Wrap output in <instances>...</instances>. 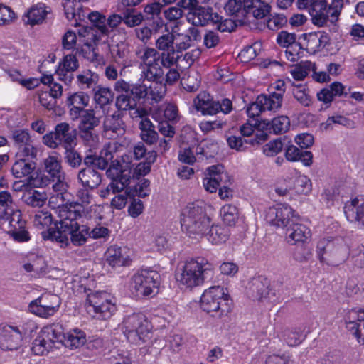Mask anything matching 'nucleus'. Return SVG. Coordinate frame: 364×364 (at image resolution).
Here are the masks:
<instances>
[{"label":"nucleus","mask_w":364,"mask_h":364,"mask_svg":"<svg viewBox=\"0 0 364 364\" xmlns=\"http://www.w3.org/2000/svg\"><path fill=\"white\" fill-rule=\"evenodd\" d=\"M59 222H55L56 230L49 228L42 232L43 240L55 241L61 247H67L70 241L75 246L85 245L90 237V228L78 223V220L86 216L84 205L78 202L67 203L58 207Z\"/></svg>","instance_id":"f257e3e1"},{"label":"nucleus","mask_w":364,"mask_h":364,"mask_svg":"<svg viewBox=\"0 0 364 364\" xmlns=\"http://www.w3.org/2000/svg\"><path fill=\"white\" fill-rule=\"evenodd\" d=\"M178 272L176 279L181 284L191 289L211 282L215 274L213 264L203 257L185 262L178 268Z\"/></svg>","instance_id":"f03ea898"},{"label":"nucleus","mask_w":364,"mask_h":364,"mask_svg":"<svg viewBox=\"0 0 364 364\" xmlns=\"http://www.w3.org/2000/svg\"><path fill=\"white\" fill-rule=\"evenodd\" d=\"M181 217L182 230L191 237L204 235L210 227V219L203 201L188 203L182 210Z\"/></svg>","instance_id":"7ed1b4c3"},{"label":"nucleus","mask_w":364,"mask_h":364,"mask_svg":"<svg viewBox=\"0 0 364 364\" xmlns=\"http://www.w3.org/2000/svg\"><path fill=\"white\" fill-rule=\"evenodd\" d=\"M112 157V153L108 149H102L99 155L87 154L84 159L85 167L77 174V179L82 186L91 190L97 188L101 183L102 176L96 169L107 168Z\"/></svg>","instance_id":"20e7f679"},{"label":"nucleus","mask_w":364,"mask_h":364,"mask_svg":"<svg viewBox=\"0 0 364 364\" xmlns=\"http://www.w3.org/2000/svg\"><path fill=\"white\" fill-rule=\"evenodd\" d=\"M232 301L227 290L213 286L205 290L200 297V307L212 317L222 318L232 310Z\"/></svg>","instance_id":"39448f33"},{"label":"nucleus","mask_w":364,"mask_h":364,"mask_svg":"<svg viewBox=\"0 0 364 364\" xmlns=\"http://www.w3.org/2000/svg\"><path fill=\"white\" fill-rule=\"evenodd\" d=\"M225 10L244 23L250 22L251 18H264L271 11V6L266 0H228Z\"/></svg>","instance_id":"423d86ee"},{"label":"nucleus","mask_w":364,"mask_h":364,"mask_svg":"<svg viewBox=\"0 0 364 364\" xmlns=\"http://www.w3.org/2000/svg\"><path fill=\"white\" fill-rule=\"evenodd\" d=\"M343 6V0H332L331 4L326 0H315L311 2L309 14L312 23L322 27L329 21L331 23L338 20Z\"/></svg>","instance_id":"0eeeda50"},{"label":"nucleus","mask_w":364,"mask_h":364,"mask_svg":"<svg viewBox=\"0 0 364 364\" xmlns=\"http://www.w3.org/2000/svg\"><path fill=\"white\" fill-rule=\"evenodd\" d=\"M317 255L321 262L326 260L338 265L347 259L349 250L341 237L324 238L317 244Z\"/></svg>","instance_id":"6e6552de"},{"label":"nucleus","mask_w":364,"mask_h":364,"mask_svg":"<svg viewBox=\"0 0 364 364\" xmlns=\"http://www.w3.org/2000/svg\"><path fill=\"white\" fill-rule=\"evenodd\" d=\"M161 282V275L155 270L141 269L134 274L132 278V284L136 295L148 296L158 292Z\"/></svg>","instance_id":"1a4fd4ad"},{"label":"nucleus","mask_w":364,"mask_h":364,"mask_svg":"<svg viewBox=\"0 0 364 364\" xmlns=\"http://www.w3.org/2000/svg\"><path fill=\"white\" fill-rule=\"evenodd\" d=\"M77 130L67 122L58 124L53 132H50L43 136V142L51 149H56L60 145L63 148L76 145Z\"/></svg>","instance_id":"9d476101"},{"label":"nucleus","mask_w":364,"mask_h":364,"mask_svg":"<svg viewBox=\"0 0 364 364\" xmlns=\"http://www.w3.org/2000/svg\"><path fill=\"white\" fill-rule=\"evenodd\" d=\"M122 329L127 340L131 343L144 341L149 333V323L142 314L127 316L122 322Z\"/></svg>","instance_id":"9b49d317"},{"label":"nucleus","mask_w":364,"mask_h":364,"mask_svg":"<svg viewBox=\"0 0 364 364\" xmlns=\"http://www.w3.org/2000/svg\"><path fill=\"white\" fill-rule=\"evenodd\" d=\"M58 323L43 327L32 343L31 350L35 355H43L48 353L53 348H59L56 340L62 338L61 330Z\"/></svg>","instance_id":"f8f14e48"},{"label":"nucleus","mask_w":364,"mask_h":364,"mask_svg":"<svg viewBox=\"0 0 364 364\" xmlns=\"http://www.w3.org/2000/svg\"><path fill=\"white\" fill-rule=\"evenodd\" d=\"M86 309L89 314L100 320H107L117 311L116 305L107 298L105 292H95L87 295Z\"/></svg>","instance_id":"ddd939ff"},{"label":"nucleus","mask_w":364,"mask_h":364,"mask_svg":"<svg viewBox=\"0 0 364 364\" xmlns=\"http://www.w3.org/2000/svg\"><path fill=\"white\" fill-rule=\"evenodd\" d=\"M25 334L23 327L0 326V348L4 350H17L23 346Z\"/></svg>","instance_id":"4468645a"},{"label":"nucleus","mask_w":364,"mask_h":364,"mask_svg":"<svg viewBox=\"0 0 364 364\" xmlns=\"http://www.w3.org/2000/svg\"><path fill=\"white\" fill-rule=\"evenodd\" d=\"M267 217L274 225L285 230L299 220V217L294 214V210L286 203L279 204L276 208H270Z\"/></svg>","instance_id":"2eb2a0df"},{"label":"nucleus","mask_w":364,"mask_h":364,"mask_svg":"<svg viewBox=\"0 0 364 364\" xmlns=\"http://www.w3.org/2000/svg\"><path fill=\"white\" fill-rule=\"evenodd\" d=\"M100 124V119L95 116L93 109L84 111V114L81 115L78 126L81 137L87 142L95 141L97 138V134L94 132L95 128L98 127Z\"/></svg>","instance_id":"dca6fc26"},{"label":"nucleus","mask_w":364,"mask_h":364,"mask_svg":"<svg viewBox=\"0 0 364 364\" xmlns=\"http://www.w3.org/2000/svg\"><path fill=\"white\" fill-rule=\"evenodd\" d=\"M222 16L213 12L210 7L198 6L186 14L187 21L193 26H205L210 22H218Z\"/></svg>","instance_id":"f3484780"},{"label":"nucleus","mask_w":364,"mask_h":364,"mask_svg":"<svg viewBox=\"0 0 364 364\" xmlns=\"http://www.w3.org/2000/svg\"><path fill=\"white\" fill-rule=\"evenodd\" d=\"M106 260L112 267L129 266L131 264L130 250L127 247L111 245L105 253Z\"/></svg>","instance_id":"a211bd4d"},{"label":"nucleus","mask_w":364,"mask_h":364,"mask_svg":"<svg viewBox=\"0 0 364 364\" xmlns=\"http://www.w3.org/2000/svg\"><path fill=\"white\" fill-rule=\"evenodd\" d=\"M347 220L355 223L358 228L364 227V200L355 198L344 206Z\"/></svg>","instance_id":"6ab92c4d"},{"label":"nucleus","mask_w":364,"mask_h":364,"mask_svg":"<svg viewBox=\"0 0 364 364\" xmlns=\"http://www.w3.org/2000/svg\"><path fill=\"white\" fill-rule=\"evenodd\" d=\"M174 36L172 33L164 34L160 36L156 42V48L162 50L161 54L162 62L167 61L169 65L177 61L180 58V55L175 56L176 51L173 47Z\"/></svg>","instance_id":"aec40b11"},{"label":"nucleus","mask_w":364,"mask_h":364,"mask_svg":"<svg viewBox=\"0 0 364 364\" xmlns=\"http://www.w3.org/2000/svg\"><path fill=\"white\" fill-rule=\"evenodd\" d=\"M285 159L291 162L301 161L306 166H310L313 161V154L306 150H303L291 144V140L287 136V144L284 146Z\"/></svg>","instance_id":"412c9836"},{"label":"nucleus","mask_w":364,"mask_h":364,"mask_svg":"<svg viewBox=\"0 0 364 364\" xmlns=\"http://www.w3.org/2000/svg\"><path fill=\"white\" fill-rule=\"evenodd\" d=\"M59 328L61 330L62 338L55 341L59 345V348L64 346L70 349L77 348L83 346L86 342L85 334L80 330H74L73 332L65 333L64 328L61 324L58 323Z\"/></svg>","instance_id":"4be33fe9"},{"label":"nucleus","mask_w":364,"mask_h":364,"mask_svg":"<svg viewBox=\"0 0 364 364\" xmlns=\"http://www.w3.org/2000/svg\"><path fill=\"white\" fill-rule=\"evenodd\" d=\"M269 281L262 277L259 276L253 278L247 287V294L252 300L260 301L262 298L269 294Z\"/></svg>","instance_id":"5701e85b"},{"label":"nucleus","mask_w":364,"mask_h":364,"mask_svg":"<svg viewBox=\"0 0 364 364\" xmlns=\"http://www.w3.org/2000/svg\"><path fill=\"white\" fill-rule=\"evenodd\" d=\"M258 126L262 129H267L269 133L276 134L287 132L290 127V119L287 115L274 117L272 120L258 119Z\"/></svg>","instance_id":"b1692460"},{"label":"nucleus","mask_w":364,"mask_h":364,"mask_svg":"<svg viewBox=\"0 0 364 364\" xmlns=\"http://www.w3.org/2000/svg\"><path fill=\"white\" fill-rule=\"evenodd\" d=\"M48 299L51 301L50 305L36 304L32 301L28 306L29 311L43 318L54 315L60 306V298L55 294H48Z\"/></svg>","instance_id":"393cba45"},{"label":"nucleus","mask_w":364,"mask_h":364,"mask_svg":"<svg viewBox=\"0 0 364 364\" xmlns=\"http://www.w3.org/2000/svg\"><path fill=\"white\" fill-rule=\"evenodd\" d=\"M311 236V233L309 228L297 221H295L294 225L286 229V237L288 239V242L292 241V244L309 242Z\"/></svg>","instance_id":"a878e982"},{"label":"nucleus","mask_w":364,"mask_h":364,"mask_svg":"<svg viewBox=\"0 0 364 364\" xmlns=\"http://www.w3.org/2000/svg\"><path fill=\"white\" fill-rule=\"evenodd\" d=\"M350 87L346 90L345 86L340 82L331 83L329 87L323 88L317 93V98L325 104L331 103L334 97H347L350 91Z\"/></svg>","instance_id":"bb28decb"},{"label":"nucleus","mask_w":364,"mask_h":364,"mask_svg":"<svg viewBox=\"0 0 364 364\" xmlns=\"http://www.w3.org/2000/svg\"><path fill=\"white\" fill-rule=\"evenodd\" d=\"M196 108L198 111H200L204 115H213L218 112L220 107V101L213 100L210 95L203 92L199 94L194 100Z\"/></svg>","instance_id":"cd10ccee"},{"label":"nucleus","mask_w":364,"mask_h":364,"mask_svg":"<svg viewBox=\"0 0 364 364\" xmlns=\"http://www.w3.org/2000/svg\"><path fill=\"white\" fill-rule=\"evenodd\" d=\"M124 112L116 111L112 114L105 117L103 122L104 130L112 131L117 135H122L125 132V124L122 119Z\"/></svg>","instance_id":"c85d7f7f"},{"label":"nucleus","mask_w":364,"mask_h":364,"mask_svg":"<svg viewBox=\"0 0 364 364\" xmlns=\"http://www.w3.org/2000/svg\"><path fill=\"white\" fill-rule=\"evenodd\" d=\"M45 168L47 173L53 178V181L58 183L62 182L65 178V174L62 171L61 160L55 156H49L44 161Z\"/></svg>","instance_id":"c756f323"},{"label":"nucleus","mask_w":364,"mask_h":364,"mask_svg":"<svg viewBox=\"0 0 364 364\" xmlns=\"http://www.w3.org/2000/svg\"><path fill=\"white\" fill-rule=\"evenodd\" d=\"M36 168V163L28 158H20L13 165L11 171L13 175L21 178L32 173Z\"/></svg>","instance_id":"7c9ffc66"},{"label":"nucleus","mask_w":364,"mask_h":364,"mask_svg":"<svg viewBox=\"0 0 364 364\" xmlns=\"http://www.w3.org/2000/svg\"><path fill=\"white\" fill-rule=\"evenodd\" d=\"M205 235L213 244H219L227 241L230 235V230L225 226L213 225L208 233L205 232Z\"/></svg>","instance_id":"2f4dec72"},{"label":"nucleus","mask_w":364,"mask_h":364,"mask_svg":"<svg viewBox=\"0 0 364 364\" xmlns=\"http://www.w3.org/2000/svg\"><path fill=\"white\" fill-rule=\"evenodd\" d=\"M47 13L44 4H38L31 7L24 15L23 21L31 26L40 24L45 19Z\"/></svg>","instance_id":"473e14b6"},{"label":"nucleus","mask_w":364,"mask_h":364,"mask_svg":"<svg viewBox=\"0 0 364 364\" xmlns=\"http://www.w3.org/2000/svg\"><path fill=\"white\" fill-rule=\"evenodd\" d=\"M75 145H70L64 147L63 153L64 162L70 168L76 169L84 165L85 156H82L80 153L74 147Z\"/></svg>","instance_id":"72a5a7b5"},{"label":"nucleus","mask_w":364,"mask_h":364,"mask_svg":"<svg viewBox=\"0 0 364 364\" xmlns=\"http://www.w3.org/2000/svg\"><path fill=\"white\" fill-rule=\"evenodd\" d=\"M364 319V311L352 309L345 317L346 328L354 335V331L359 328L360 323Z\"/></svg>","instance_id":"f704fd0d"},{"label":"nucleus","mask_w":364,"mask_h":364,"mask_svg":"<svg viewBox=\"0 0 364 364\" xmlns=\"http://www.w3.org/2000/svg\"><path fill=\"white\" fill-rule=\"evenodd\" d=\"M15 222L14 218H11L9 221V225L13 229L9 231L10 235L14 238V240L18 242H27L30 240L29 233L26 230L23 229L25 222L21 219H18L16 223L18 224V227H16L13 223Z\"/></svg>","instance_id":"c9c22d12"},{"label":"nucleus","mask_w":364,"mask_h":364,"mask_svg":"<svg viewBox=\"0 0 364 364\" xmlns=\"http://www.w3.org/2000/svg\"><path fill=\"white\" fill-rule=\"evenodd\" d=\"M87 18L93 23V26L97 28L102 36H109L111 30L107 26V18L105 15L98 11H92L88 14Z\"/></svg>","instance_id":"e433bc0d"},{"label":"nucleus","mask_w":364,"mask_h":364,"mask_svg":"<svg viewBox=\"0 0 364 364\" xmlns=\"http://www.w3.org/2000/svg\"><path fill=\"white\" fill-rule=\"evenodd\" d=\"M286 144L287 136L272 140L263 146V153L269 157L274 156L282 151Z\"/></svg>","instance_id":"4c0bfd02"},{"label":"nucleus","mask_w":364,"mask_h":364,"mask_svg":"<svg viewBox=\"0 0 364 364\" xmlns=\"http://www.w3.org/2000/svg\"><path fill=\"white\" fill-rule=\"evenodd\" d=\"M259 96L266 110L276 111L281 108L283 101L281 94L272 92L269 95L262 94Z\"/></svg>","instance_id":"58836bf2"},{"label":"nucleus","mask_w":364,"mask_h":364,"mask_svg":"<svg viewBox=\"0 0 364 364\" xmlns=\"http://www.w3.org/2000/svg\"><path fill=\"white\" fill-rule=\"evenodd\" d=\"M304 337L300 328H287L282 332L281 338L289 346H296L299 345Z\"/></svg>","instance_id":"ea45409f"},{"label":"nucleus","mask_w":364,"mask_h":364,"mask_svg":"<svg viewBox=\"0 0 364 364\" xmlns=\"http://www.w3.org/2000/svg\"><path fill=\"white\" fill-rule=\"evenodd\" d=\"M123 22L129 27L139 25L144 20L143 14L135 9L127 8L122 12Z\"/></svg>","instance_id":"a19ab883"},{"label":"nucleus","mask_w":364,"mask_h":364,"mask_svg":"<svg viewBox=\"0 0 364 364\" xmlns=\"http://www.w3.org/2000/svg\"><path fill=\"white\" fill-rule=\"evenodd\" d=\"M112 182L108 186L113 193L120 192L129 184L130 181V171L125 168L122 171L118 177L111 179Z\"/></svg>","instance_id":"79ce46f5"},{"label":"nucleus","mask_w":364,"mask_h":364,"mask_svg":"<svg viewBox=\"0 0 364 364\" xmlns=\"http://www.w3.org/2000/svg\"><path fill=\"white\" fill-rule=\"evenodd\" d=\"M144 80L142 82L150 84L159 80H164L163 69L156 65H149L143 72Z\"/></svg>","instance_id":"37998d69"},{"label":"nucleus","mask_w":364,"mask_h":364,"mask_svg":"<svg viewBox=\"0 0 364 364\" xmlns=\"http://www.w3.org/2000/svg\"><path fill=\"white\" fill-rule=\"evenodd\" d=\"M148 90L146 83L132 84L129 95L134 105L137 107V105L141 102V100H144L146 97L149 96Z\"/></svg>","instance_id":"c03bdc74"},{"label":"nucleus","mask_w":364,"mask_h":364,"mask_svg":"<svg viewBox=\"0 0 364 364\" xmlns=\"http://www.w3.org/2000/svg\"><path fill=\"white\" fill-rule=\"evenodd\" d=\"M146 87L149 90V95L151 96L152 100L156 102L164 97L166 92V85L164 80H159L150 84L146 83Z\"/></svg>","instance_id":"a18cd8bd"},{"label":"nucleus","mask_w":364,"mask_h":364,"mask_svg":"<svg viewBox=\"0 0 364 364\" xmlns=\"http://www.w3.org/2000/svg\"><path fill=\"white\" fill-rule=\"evenodd\" d=\"M309 242L296 243L294 251L293 257L299 262H307L311 256V247L309 245Z\"/></svg>","instance_id":"49530a36"},{"label":"nucleus","mask_w":364,"mask_h":364,"mask_svg":"<svg viewBox=\"0 0 364 364\" xmlns=\"http://www.w3.org/2000/svg\"><path fill=\"white\" fill-rule=\"evenodd\" d=\"M150 181L143 178L139 183L132 187H128V196H138L139 198H145L149 195Z\"/></svg>","instance_id":"de8ad7c7"},{"label":"nucleus","mask_w":364,"mask_h":364,"mask_svg":"<svg viewBox=\"0 0 364 364\" xmlns=\"http://www.w3.org/2000/svg\"><path fill=\"white\" fill-rule=\"evenodd\" d=\"M292 90L294 97L303 106L309 107L311 103V98L309 95V90L301 84L294 85Z\"/></svg>","instance_id":"09e8293b"},{"label":"nucleus","mask_w":364,"mask_h":364,"mask_svg":"<svg viewBox=\"0 0 364 364\" xmlns=\"http://www.w3.org/2000/svg\"><path fill=\"white\" fill-rule=\"evenodd\" d=\"M13 203L12 197L9 192L6 191H0V213L4 215L6 220L11 218L13 210L11 208Z\"/></svg>","instance_id":"8fccbe9b"},{"label":"nucleus","mask_w":364,"mask_h":364,"mask_svg":"<svg viewBox=\"0 0 364 364\" xmlns=\"http://www.w3.org/2000/svg\"><path fill=\"white\" fill-rule=\"evenodd\" d=\"M94 99L101 107L110 104L114 99V93L107 87H97Z\"/></svg>","instance_id":"3c124183"},{"label":"nucleus","mask_w":364,"mask_h":364,"mask_svg":"<svg viewBox=\"0 0 364 364\" xmlns=\"http://www.w3.org/2000/svg\"><path fill=\"white\" fill-rule=\"evenodd\" d=\"M90 97L83 92H77L70 94L66 100L68 107L77 106L84 108L89 104Z\"/></svg>","instance_id":"603ef678"},{"label":"nucleus","mask_w":364,"mask_h":364,"mask_svg":"<svg viewBox=\"0 0 364 364\" xmlns=\"http://www.w3.org/2000/svg\"><path fill=\"white\" fill-rule=\"evenodd\" d=\"M206 175L208 176H219L221 179H218L219 184H228L230 183V178L227 172L224 171V166L223 164L213 165L206 169Z\"/></svg>","instance_id":"864d4df0"},{"label":"nucleus","mask_w":364,"mask_h":364,"mask_svg":"<svg viewBox=\"0 0 364 364\" xmlns=\"http://www.w3.org/2000/svg\"><path fill=\"white\" fill-rule=\"evenodd\" d=\"M303 38L306 41L305 50L309 53H315L321 50L317 32L302 34L299 39Z\"/></svg>","instance_id":"5fc2aeb1"},{"label":"nucleus","mask_w":364,"mask_h":364,"mask_svg":"<svg viewBox=\"0 0 364 364\" xmlns=\"http://www.w3.org/2000/svg\"><path fill=\"white\" fill-rule=\"evenodd\" d=\"M269 16L267 21V27L272 31H277L287 25V18L285 15L282 14H268Z\"/></svg>","instance_id":"6e6d98bb"},{"label":"nucleus","mask_w":364,"mask_h":364,"mask_svg":"<svg viewBox=\"0 0 364 364\" xmlns=\"http://www.w3.org/2000/svg\"><path fill=\"white\" fill-rule=\"evenodd\" d=\"M294 188L298 194H309L312 189L311 180L306 176H300L295 179Z\"/></svg>","instance_id":"4d7b16f0"},{"label":"nucleus","mask_w":364,"mask_h":364,"mask_svg":"<svg viewBox=\"0 0 364 364\" xmlns=\"http://www.w3.org/2000/svg\"><path fill=\"white\" fill-rule=\"evenodd\" d=\"M115 105L118 109L117 111L122 112L129 109H134L136 107L129 94H121L117 96Z\"/></svg>","instance_id":"13d9d810"},{"label":"nucleus","mask_w":364,"mask_h":364,"mask_svg":"<svg viewBox=\"0 0 364 364\" xmlns=\"http://www.w3.org/2000/svg\"><path fill=\"white\" fill-rule=\"evenodd\" d=\"M109 359L111 364H132L129 353L122 350H112Z\"/></svg>","instance_id":"bf43d9fd"},{"label":"nucleus","mask_w":364,"mask_h":364,"mask_svg":"<svg viewBox=\"0 0 364 364\" xmlns=\"http://www.w3.org/2000/svg\"><path fill=\"white\" fill-rule=\"evenodd\" d=\"M109 164V166L106 171V174L110 179H114V177H118L119 174L120 173H122V171H124L129 166L128 164H127L125 166H123L121 164V160L117 159L113 160V158L109 161L108 165Z\"/></svg>","instance_id":"052dcab7"},{"label":"nucleus","mask_w":364,"mask_h":364,"mask_svg":"<svg viewBox=\"0 0 364 364\" xmlns=\"http://www.w3.org/2000/svg\"><path fill=\"white\" fill-rule=\"evenodd\" d=\"M296 42V36L294 33L282 31L278 33L277 37V44L282 48L289 47V46Z\"/></svg>","instance_id":"680f3d73"},{"label":"nucleus","mask_w":364,"mask_h":364,"mask_svg":"<svg viewBox=\"0 0 364 364\" xmlns=\"http://www.w3.org/2000/svg\"><path fill=\"white\" fill-rule=\"evenodd\" d=\"M228 144L231 149L238 151H243L250 145L249 139H243L241 136H230L227 139Z\"/></svg>","instance_id":"e2e57ef3"},{"label":"nucleus","mask_w":364,"mask_h":364,"mask_svg":"<svg viewBox=\"0 0 364 364\" xmlns=\"http://www.w3.org/2000/svg\"><path fill=\"white\" fill-rule=\"evenodd\" d=\"M286 58L291 62L296 61L301 57L300 53L301 50L304 49L300 42H296L289 46V47H286Z\"/></svg>","instance_id":"0e129e2a"},{"label":"nucleus","mask_w":364,"mask_h":364,"mask_svg":"<svg viewBox=\"0 0 364 364\" xmlns=\"http://www.w3.org/2000/svg\"><path fill=\"white\" fill-rule=\"evenodd\" d=\"M130 199V205L128 208V213L132 218L138 217L141 213H142L144 210V205L142 201L136 198L135 196H129Z\"/></svg>","instance_id":"69168bd1"},{"label":"nucleus","mask_w":364,"mask_h":364,"mask_svg":"<svg viewBox=\"0 0 364 364\" xmlns=\"http://www.w3.org/2000/svg\"><path fill=\"white\" fill-rule=\"evenodd\" d=\"M264 111L266 109L262 102H261L259 95L257 97L255 102L250 104L247 108V114L250 118L259 117L260 114Z\"/></svg>","instance_id":"338daca9"},{"label":"nucleus","mask_w":364,"mask_h":364,"mask_svg":"<svg viewBox=\"0 0 364 364\" xmlns=\"http://www.w3.org/2000/svg\"><path fill=\"white\" fill-rule=\"evenodd\" d=\"M223 222L228 226H232L235 224L237 219V209L235 206H228L223 208Z\"/></svg>","instance_id":"774afa93"}]
</instances>
